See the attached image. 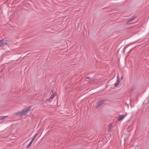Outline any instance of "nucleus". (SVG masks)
<instances>
[{
    "instance_id": "7ed1b4c3",
    "label": "nucleus",
    "mask_w": 149,
    "mask_h": 149,
    "mask_svg": "<svg viewBox=\"0 0 149 149\" xmlns=\"http://www.w3.org/2000/svg\"><path fill=\"white\" fill-rule=\"evenodd\" d=\"M8 42L6 40H0V47H3L7 44Z\"/></svg>"
},
{
    "instance_id": "39448f33",
    "label": "nucleus",
    "mask_w": 149,
    "mask_h": 149,
    "mask_svg": "<svg viewBox=\"0 0 149 149\" xmlns=\"http://www.w3.org/2000/svg\"><path fill=\"white\" fill-rule=\"evenodd\" d=\"M125 116L124 115H120L119 116L118 120L119 121H121L123 120L125 118Z\"/></svg>"
},
{
    "instance_id": "ddd939ff",
    "label": "nucleus",
    "mask_w": 149,
    "mask_h": 149,
    "mask_svg": "<svg viewBox=\"0 0 149 149\" xmlns=\"http://www.w3.org/2000/svg\"><path fill=\"white\" fill-rule=\"evenodd\" d=\"M123 76H122V77H121V79H123Z\"/></svg>"
},
{
    "instance_id": "9d476101",
    "label": "nucleus",
    "mask_w": 149,
    "mask_h": 149,
    "mask_svg": "<svg viewBox=\"0 0 149 149\" xmlns=\"http://www.w3.org/2000/svg\"><path fill=\"white\" fill-rule=\"evenodd\" d=\"M37 135V134H36L35 136H34V137L31 140V141L30 142L31 143H32V142H33V141H34L36 136Z\"/></svg>"
},
{
    "instance_id": "20e7f679",
    "label": "nucleus",
    "mask_w": 149,
    "mask_h": 149,
    "mask_svg": "<svg viewBox=\"0 0 149 149\" xmlns=\"http://www.w3.org/2000/svg\"><path fill=\"white\" fill-rule=\"evenodd\" d=\"M120 82V79L119 78V76H118L117 81L114 84L115 86V87H117L119 84Z\"/></svg>"
},
{
    "instance_id": "0eeeda50",
    "label": "nucleus",
    "mask_w": 149,
    "mask_h": 149,
    "mask_svg": "<svg viewBox=\"0 0 149 149\" xmlns=\"http://www.w3.org/2000/svg\"><path fill=\"white\" fill-rule=\"evenodd\" d=\"M8 116H0V120H3L5 119Z\"/></svg>"
},
{
    "instance_id": "6e6552de",
    "label": "nucleus",
    "mask_w": 149,
    "mask_h": 149,
    "mask_svg": "<svg viewBox=\"0 0 149 149\" xmlns=\"http://www.w3.org/2000/svg\"><path fill=\"white\" fill-rule=\"evenodd\" d=\"M112 125L110 124L109 126V131H111V129L112 128Z\"/></svg>"
},
{
    "instance_id": "f8f14e48",
    "label": "nucleus",
    "mask_w": 149,
    "mask_h": 149,
    "mask_svg": "<svg viewBox=\"0 0 149 149\" xmlns=\"http://www.w3.org/2000/svg\"><path fill=\"white\" fill-rule=\"evenodd\" d=\"M86 79H90V77H86Z\"/></svg>"
},
{
    "instance_id": "f257e3e1",
    "label": "nucleus",
    "mask_w": 149,
    "mask_h": 149,
    "mask_svg": "<svg viewBox=\"0 0 149 149\" xmlns=\"http://www.w3.org/2000/svg\"><path fill=\"white\" fill-rule=\"evenodd\" d=\"M31 107H29L26 108L24 109L23 110H21L18 112L15 113V114L17 115L22 116L28 113V112L31 109Z\"/></svg>"
},
{
    "instance_id": "423d86ee",
    "label": "nucleus",
    "mask_w": 149,
    "mask_h": 149,
    "mask_svg": "<svg viewBox=\"0 0 149 149\" xmlns=\"http://www.w3.org/2000/svg\"><path fill=\"white\" fill-rule=\"evenodd\" d=\"M136 16H134L133 17H132L130 18L127 20V22H130L132 21L133 20H134L136 18Z\"/></svg>"
},
{
    "instance_id": "9b49d317",
    "label": "nucleus",
    "mask_w": 149,
    "mask_h": 149,
    "mask_svg": "<svg viewBox=\"0 0 149 149\" xmlns=\"http://www.w3.org/2000/svg\"><path fill=\"white\" fill-rule=\"evenodd\" d=\"M32 143H31V142H30V143H29V144L27 146L26 148H28V147H29L30 146V145Z\"/></svg>"
},
{
    "instance_id": "1a4fd4ad",
    "label": "nucleus",
    "mask_w": 149,
    "mask_h": 149,
    "mask_svg": "<svg viewBox=\"0 0 149 149\" xmlns=\"http://www.w3.org/2000/svg\"><path fill=\"white\" fill-rule=\"evenodd\" d=\"M55 96V94L54 93H53L50 96V98L52 99H53Z\"/></svg>"
},
{
    "instance_id": "f03ea898",
    "label": "nucleus",
    "mask_w": 149,
    "mask_h": 149,
    "mask_svg": "<svg viewBox=\"0 0 149 149\" xmlns=\"http://www.w3.org/2000/svg\"><path fill=\"white\" fill-rule=\"evenodd\" d=\"M105 100H100L98 102L97 105L96 106V109H97L99 107L102 106L105 102Z\"/></svg>"
}]
</instances>
